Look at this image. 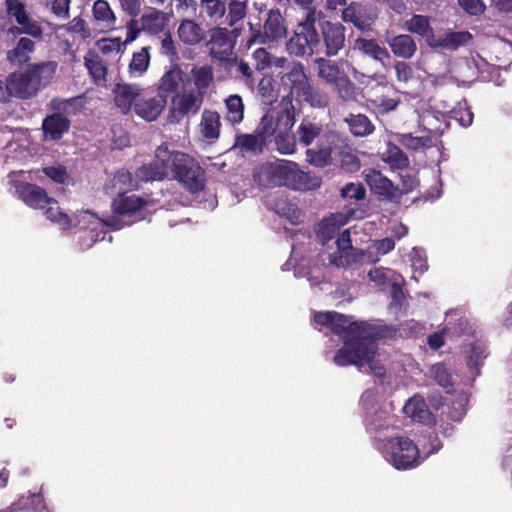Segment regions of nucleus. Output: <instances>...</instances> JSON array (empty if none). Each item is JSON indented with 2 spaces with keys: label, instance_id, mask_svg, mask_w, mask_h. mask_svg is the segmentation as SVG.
I'll list each match as a JSON object with an SVG mask.
<instances>
[{
  "label": "nucleus",
  "instance_id": "e2e57ef3",
  "mask_svg": "<svg viewBox=\"0 0 512 512\" xmlns=\"http://www.w3.org/2000/svg\"><path fill=\"white\" fill-rule=\"evenodd\" d=\"M78 224L81 228L90 229L91 231L103 225L102 220L89 211H82L79 213Z\"/></svg>",
  "mask_w": 512,
  "mask_h": 512
},
{
  "label": "nucleus",
  "instance_id": "393cba45",
  "mask_svg": "<svg viewBox=\"0 0 512 512\" xmlns=\"http://www.w3.org/2000/svg\"><path fill=\"white\" fill-rule=\"evenodd\" d=\"M255 69L265 71L272 68L286 69L288 59L284 56H276L265 48H258L252 53Z\"/></svg>",
  "mask_w": 512,
  "mask_h": 512
},
{
  "label": "nucleus",
  "instance_id": "20e7f679",
  "mask_svg": "<svg viewBox=\"0 0 512 512\" xmlns=\"http://www.w3.org/2000/svg\"><path fill=\"white\" fill-rule=\"evenodd\" d=\"M317 77L325 84L332 86L343 100L356 98V87L338 64L332 60L318 57L314 60Z\"/></svg>",
  "mask_w": 512,
  "mask_h": 512
},
{
  "label": "nucleus",
  "instance_id": "338daca9",
  "mask_svg": "<svg viewBox=\"0 0 512 512\" xmlns=\"http://www.w3.org/2000/svg\"><path fill=\"white\" fill-rule=\"evenodd\" d=\"M125 28L126 38L124 41H122L124 45H127L135 41L139 37L141 32H143L142 24H139V19H135V17H132L129 21H127Z\"/></svg>",
  "mask_w": 512,
  "mask_h": 512
},
{
  "label": "nucleus",
  "instance_id": "c03bdc74",
  "mask_svg": "<svg viewBox=\"0 0 512 512\" xmlns=\"http://www.w3.org/2000/svg\"><path fill=\"white\" fill-rule=\"evenodd\" d=\"M381 159L388 163L392 168H404L408 165V158L402 150L392 144L387 143L386 149L381 153Z\"/></svg>",
  "mask_w": 512,
  "mask_h": 512
},
{
  "label": "nucleus",
  "instance_id": "1a4fd4ad",
  "mask_svg": "<svg viewBox=\"0 0 512 512\" xmlns=\"http://www.w3.org/2000/svg\"><path fill=\"white\" fill-rule=\"evenodd\" d=\"M6 10L8 15L14 18L21 27L20 29H10L11 32L18 31L32 37H41L42 28L29 16L24 3L20 0H6Z\"/></svg>",
  "mask_w": 512,
  "mask_h": 512
},
{
  "label": "nucleus",
  "instance_id": "6e6d98bb",
  "mask_svg": "<svg viewBox=\"0 0 512 512\" xmlns=\"http://www.w3.org/2000/svg\"><path fill=\"white\" fill-rule=\"evenodd\" d=\"M307 161L317 167H324L331 161V151L328 148L319 150L308 149L306 151Z\"/></svg>",
  "mask_w": 512,
  "mask_h": 512
},
{
  "label": "nucleus",
  "instance_id": "0e129e2a",
  "mask_svg": "<svg viewBox=\"0 0 512 512\" xmlns=\"http://www.w3.org/2000/svg\"><path fill=\"white\" fill-rule=\"evenodd\" d=\"M210 41L212 44L218 46H225L230 44V32L226 27L216 25L210 30Z\"/></svg>",
  "mask_w": 512,
  "mask_h": 512
},
{
  "label": "nucleus",
  "instance_id": "7ed1b4c3",
  "mask_svg": "<svg viewBox=\"0 0 512 512\" xmlns=\"http://www.w3.org/2000/svg\"><path fill=\"white\" fill-rule=\"evenodd\" d=\"M57 69L56 61H45L32 64L24 71L11 73L3 85L5 93L0 101H7L10 97L23 100L35 97L53 81Z\"/></svg>",
  "mask_w": 512,
  "mask_h": 512
},
{
  "label": "nucleus",
  "instance_id": "5fc2aeb1",
  "mask_svg": "<svg viewBox=\"0 0 512 512\" xmlns=\"http://www.w3.org/2000/svg\"><path fill=\"white\" fill-rule=\"evenodd\" d=\"M321 128L310 122H302L298 128L299 141L304 145H310L320 134Z\"/></svg>",
  "mask_w": 512,
  "mask_h": 512
},
{
  "label": "nucleus",
  "instance_id": "7c9ffc66",
  "mask_svg": "<svg viewBox=\"0 0 512 512\" xmlns=\"http://www.w3.org/2000/svg\"><path fill=\"white\" fill-rule=\"evenodd\" d=\"M266 145L267 142L256 129L254 134L236 136L232 149L239 150L241 153L259 154Z\"/></svg>",
  "mask_w": 512,
  "mask_h": 512
},
{
  "label": "nucleus",
  "instance_id": "412c9836",
  "mask_svg": "<svg viewBox=\"0 0 512 512\" xmlns=\"http://www.w3.org/2000/svg\"><path fill=\"white\" fill-rule=\"evenodd\" d=\"M221 117L213 110L205 109L201 114L199 132L208 142H215L220 136Z\"/></svg>",
  "mask_w": 512,
  "mask_h": 512
},
{
  "label": "nucleus",
  "instance_id": "69168bd1",
  "mask_svg": "<svg viewBox=\"0 0 512 512\" xmlns=\"http://www.w3.org/2000/svg\"><path fill=\"white\" fill-rule=\"evenodd\" d=\"M365 188L360 183H349L341 189L343 198L362 200L365 198Z\"/></svg>",
  "mask_w": 512,
  "mask_h": 512
},
{
  "label": "nucleus",
  "instance_id": "a19ab883",
  "mask_svg": "<svg viewBox=\"0 0 512 512\" xmlns=\"http://www.w3.org/2000/svg\"><path fill=\"white\" fill-rule=\"evenodd\" d=\"M150 65L149 47H142L132 55L128 66V73L132 78L141 77Z\"/></svg>",
  "mask_w": 512,
  "mask_h": 512
},
{
  "label": "nucleus",
  "instance_id": "de8ad7c7",
  "mask_svg": "<svg viewBox=\"0 0 512 512\" xmlns=\"http://www.w3.org/2000/svg\"><path fill=\"white\" fill-rule=\"evenodd\" d=\"M303 91L298 98L306 101L312 107L322 108L328 104L329 97L327 93L312 87L310 83L307 85V89Z\"/></svg>",
  "mask_w": 512,
  "mask_h": 512
},
{
  "label": "nucleus",
  "instance_id": "864d4df0",
  "mask_svg": "<svg viewBox=\"0 0 512 512\" xmlns=\"http://www.w3.org/2000/svg\"><path fill=\"white\" fill-rule=\"evenodd\" d=\"M258 93L266 103H272L278 98L274 80L270 76L263 77L258 83Z\"/></svg>",
  "mask_w": 512,
  "mask_h": 512
},
{
  "label": "nucleus",
  "instance_id": "13d9d810",
  "mask_svg": "<svg viewBox=\"0 0 512 512\" xmlns=\"http://www.w3.org/2000/svg\"><path fill=\"white\" fill-rule=\"evenodd\" d=\"M395 247L394 240L391 238H384L381 240L374 241L373 244H371L368 248L369 254L375 255L376 259H374V262L379 261L380 256L386 255L390 251H392Z\"/></svg>",
  "mask_w": 512,
  "mask_h": 512
},
{
  "label": "nucleus",
  "instance_id": "aec40b11",
  "mask_svg": "<svg viewBox=\"0 0 512 512\" xmlns=\"http://www.w3.org/2000/svg\"><path fill=\"white\" fill-rule=\"evenodd\" d=\"M471 38L469 32H451L439 36L431 35L427 39V44L434 49L456 50L461 45L468 43Z\"/></svg>",
  "mask_w": 512,
  "mask_h": 512
},
{
  "label": "nucleus",
  "instance_id": "9b49d317",
  "mask_svg": "<svg viewBox=\"0 0 512 512\" xmlns=\"http://www.w3.org/2000/svg\"><path fill=\"white\" fill-rule=\"evenodd\" d=\"M282 186L300 191L311 190L320 186V179L302 171L298 164L286 160Z\"/></svg>",
  "mask_w": 512,
  "mask_h": 512
},
{
  "label": "nucleus",
  "instance_id": "bf43d9fd",
  "mask_svg": "<svg viewBox=\"0 0 512 512\" xmlns=\"http://www.w3.org/2000/svg\"><path fill=\"white\" fill-rule=\"evenodd\" d=\"M431 375L437 381V383L443 387H449L453 383L452 375L442 364L433 365L431 367Z\"/></svg>",
  "mask_w": 512,
  "mask_h": 512
},
{
  "label": "nucleus",
  "instance_id": "c9c22d12",
  "mask_svg": "<svg viewBox=\"0 0 512 512\" xmlns=\"http://www.w3.org/2000/svg\"><path fill=\"white\" fill-rule=\"evenodd\" d=\"M145 204V201L134 194L126 195L120 193L112 203L113 211L120 215L133 214L140 210Z\"/></svg>",
  "mask_w": 512,
  "mask_h": 512
},
{
  "label": "nucleus",
  "instance_id": "9d476101",
  "mask_svg": "<svg viewBox=\"0 0 512 512\" xmlns=\"http://www.w3.org/2000/svg\"><path fill=\"white\" fill-rule=\"evenodd\" d=\"M286 68L288 70L280 76V85L288 95L298 98L304 92L303 90L307 89L309 84L305 68L300 62H288Z\"/></svg>",
  "mask_w": 512,
  "mask_h": 512
},
{
  "label": "nucleus",
  "instance_id": "09e8293b",
  "mask_svg": "<svg viewBox=\"0 0 512 512\" xmlns=\"http://www.w3.org/2000/svg\"><path fill=\"white\" fill-rule=\"evenodd\" d=\"M124 43L119 37L103 38L96 42L97 49L106 56L120 57L123 51Z\"/></svg>",
  "mask_w": 512,
  "mask_h": 512
},
{
  "label": "nucleus",
  "instance_id": "5701e85b",
  "mask_svg": "<svg viewBox=\"0 0 512 512\" xmlns=\"http://www.w3.org/2000/svg\"><path fill=\"white\" fill-rule=\"evenodd\" d=\"M270 205L281 218L286 219L292 225H299L304 221L305 215L302 210L283 196L275 198Z\"/></svg>",
  "mask_w": 512,
  "mask_h": 512
},
{
  "label": "nucleus",
  "instance_id": "4468645a",
  "mask_svg": "<svg viewBox=\"0 0 512 512\" xmlns=\"http://www.w3.org/2000/svg\"><path fill=\"white\" fill-rule=\"evenodd\" d=\"M323 42L328 57L335 56L344 47L345 28L339 23L323 21L321 23Z\"/></svg>",
  "mask_w": 512,
  "mask_h": 512
},
{
  "label": "nucleus",
  "instance_id": "ddd939ff",
  "mask_svg": "<svg viewBox=\"0 0 512 512\" xmlns=\"http://www.w3.org/2000/svg\"><path fill=\"white\" fill-rule=\"evenodd\" d=\"M169 21V13L151 6L146 7L139 18L143 32L153 36L165 32Z\"/></svg>",
  "mask_w": 512,
  "mask_h": 512
},
{
  "label": "nucleus",
  "instance_id": "a878e982",
  "mask_svg": "<svg viewBox=\"0 0 512 512\" xmlns=\"http://www.w3.org/2000/svg\"><path fill=\"white\" fill-rule=\"evenodd\" d=\"M70 121L59 113L48 115L42 123L44 139L58 140L69 130Z\"/></svg>",
  "mask_w": 512,
  "mask_h": 512
},
{
  "label": "nucleus",
  "instance_id": "4c0bfd02",
  "mask_svg": "<svg viewBox=\"0 0 512 512\" xmlns=\"http://www.w3.org/2000/svg\"><path fill=\"white\" fill-rule=\"evenodd\" d=\"M93 19L104 28L112 29L116 22V16L106 0H97L92 7Z\"/></svg>",
  "mask_w": 512,
  "mask_h": 512
},
{
  "label": "nucleus",
  "instance_id": "bb28decb",
  "mask_svg": "<svg viewBox=\"0 0 512 512\" xmlns=\"http://www.w3.org/2000/svg\"><path fill=\"white\" fill-rule=\"evenodd\" d=\"M342 19L345 22L353 23L360 30L369 29L373 21V18L367 12V8L358 2H351L343 9Z\"/></svg>",
  "mask_w": 512,
  "mask_h": 512
},
{
  "label": "nucleus",
  "instance_id": "49530a36",
  "mask_svg": "<svg viewBox=\"0 0 512 512\" xmlns=\"http://www.w3.org/2000/svg\"><path fill=\"white\" fill-rule=\"evenodd\" d=\"M322 17V11H317L316 9L309 8L306 10L304 17L299 21L296 29L306 34H309L315 38H319L315 28V23L317 21H320Z\"/></svg>",
  "mask_w": 512,
  "mask_h": 512
},
{
  "label": "nucleus",
  "instance_id": "680f3d73",
  "mask_svg": "<svg viewBox=\"0 0 512 512\" xmlns=\"http://www.w3.org/2000/svg\"><path fill=\"white\" fill-rule=\"evenodd\" d=\"M225 69L231 73L235 70L237 73H240L246 79H250L252 77V70L250 66L248 65V63L242 60H237L235 58L227 59L225 61Z\"/></svg>",
  "mask_w": 512,
  "mask_h": 512
},
{
  "label": "nucleus",
  "instance_id": "f03ea898",
  "mask_svg": "<svg viewBox=\"0 0 512 512\" xmlns=\"http://www.w3.org/2000/svg\"><path fill=\"white\" fill-rule=\"evenodd\" d=\"M171 173L191 192H197L204 187L202 168L188 155L169 151L167 145L159 146L155 160L139 168L136 175L141 181L147 182L162 180Z\"/></svg>",
  "mask_w": 512,
  "mask_h": 512
},
{
  "label": "nucleus",
  "instance_id": "052dcab7",
  "mask_svg": "<svg viewBox=\"0 0 512 512\" xmlns=\"http://www.w3.org/2000/svg\"><path fill=\"white\" fill-rule=\"evenodd\" d=\"M277 150L281 154H292L295 151L294 139L290 136V132L278 134L274 137Z\"/></svg>",
  "mask_w": 512,
  "mask_h": 512
},
{
  "label": "nucleus",
  "instance_id": "39448f33",
  "mask_svg": "<svg viewBox=\"0 0 512 512\" xmlns=\"http://www.w3.org/2000/svg\"><path fill=\"white\" fill-rule=\"evenodd\" d=\"M387 460L398 470L411 469L419 464L418 447L407 437L399 436L388 440L385 445Z\"/></svg>",
  "mask_w": 512,
  "mask_h": 512
},
{
  "label": "nucleus",
  "instance_id": "72a5a7b5",
  "mask_svg": "<svg viewBox=\"0 0 512 512\" xmlns=\"http://www.w3.org/2000/svg\"><path fill=\"white\" fill-rule=\"evenodd\" d=\"M182 83L183 71L179 67L174 66L161 77L157 88L158 95L166 99V96L176 92Z\"/></svg>",
  "mask_w": 512,
  "mask_h": 512
},
{
  "label": "nucleus",
  "instance_id": "79ce46f5",
  "mask_svg": "<svg viewBox=\"0 0 512 512\" xmlns=\"http://www.w3.org/2000/svg\"><path fill=\"white\" fill-rule=\"evenodd\" d=\"M398 141L408 149L417 150L431 146L433 144V136L431 131H423V134L417 136L408 133L399 135Z\"/></svg>",
  "mask_w": 512,
  "mask_h": 512
},
{
  "label": "nucleus",
  "instance_id": "37998d69",
  "mask_svg": "<svg viewBox=\"0 0 512 512\" xmlns=\"http://www.w3.org/2000/svg\"><path fill=\"white\" fill-rule=\"evenodd\" d=\"M346 122L351 133L358 137L368 136L374 131V125L363 114L350 115V117L346 118Z\"/></svg>",
  "mask_w": 512,
  "mask_h": 512
},
{
  "label": "nucleus",
  "instance_id": "a211bd4d",
  "mask_svg": "<svg viewBox=\"0 0 512 512\" xmlns=\"http://www.w3.org/2000/svg\"><path fill=\"white\" fill-rule=\"evenodd\" d=\"M353 50L372 58L373 60L385 65L391 56L388 50L379 45L376 39L358 37L353 42Z\"/></svg>",
  "mask_w": 512,
  "mask_h": 512
},
{
  "label": "nucleus",
  "instance_id": "c85d7f7f",
  "mask_svg": "<svg viewBox=\"0 0 512 512\" xmlns=\"http://www.w3.org/2000/svg\"><path fill=\"white\" fill-rule=\"evenodd\" d=\"M226 4L221 0H200L199 16L203 21L220 25L226 15Z\"/></svg>",
  "mask_w": 512,
  "mask_h": 512
},
{
  "label": "nucleus",
  "instance_id": "6ab92c4d",
  "mask_svg": "<svg viewBox=\"0 0 512 512\" xmlns=\"http://www.w3.org/2000/svg\"><path fill=\"white\" fill-rule=\"evenodd\" d=\"M318 45L319 38L296 29L293 36L287 42V50L292 55L303 57L306 54L314 53Z\"/></svg>",
  "mask_w": 512,
  "mask_h": 512
},
{
  "label": "nucleus",
  "instance_id": "b1692460",
  "mask_svg": "<svg viewBox=\"0 0 512 512\" xmlns=\"http://www.w3.org/2000/svg\"><path fill=\"white\" fill-rule=\"evenodd\" d=\"M365 181L371 191L381 196L392 198L396 195V188L391 180L374 169L365 171Z\"/></svg>",
  "mask_w": 512,
  "mask_h": 512
},
{
  "label": "nucleus",
  "instance_id": "423d86ee",
  "mask_svg": "<svg viewBox=\"0 0 512 512\" xmlns=\"http://www.w3.org/2000/svg\"><path fill=\"white\" fill-rule=\"evenodd\" d=\"M250 37L247 40V47L250 48L256 43L264 44L267 41H274L283 38L287 34L284 19L279 10H270L264 22L263 32L260 28L249 23Z\"/></svg>",
  "mask_w": 512,
  "mask_h": 512
},
{
  "label": "nucleus",
  "instance_id": "3c124183",
  "mask_svg": "<svg viewBox=\"0 0 512 512\" xmlns=\"http://www.w3.org/2000/svg\"><path fill=\"white\" fill-rule=\"evenodd\" d=\"M45 215L48 220L58 224L62 229H68L71 226L69 216L62 212L58 206V202L54 199V204L47 203Z\"/></svg>",
  "mask_w": 512,
  "mask_h": 512
},
{
  "label": "nucleus",
  "instance_id": "2f4dec72",
  "mask_svg": "<svg viewBox=\"0 0 512 512\" xmlns=\"http://www.w3.org/2000/svg\"><path fill=\"white\" fill-rule=\"evenodd\" d=\"M84 64L97 85L104 86L107 81V66L102 57L95 51H88L84 56Z\"/></svg>",
  "mask_w": 512,
  "mask_h": 512
},
{
  "label": "nucleus",
  "instance_id": "4be33fe9",
  "mask_svg": "<svg viewBox=\"0 0 512 512\" xmlns=\"http://www.w3.org/2000/svg\"><path fill=\"white\" fill-rule=\"evenodd\" d=\"M386 43L392 53L399 58L410 59L417 51V45L414 39L408 34L387 35Z\"/></svg>",
  "mask_w": 512,
  "mask_h": 512
},
{
  "label": "nucleus",
  "instance_id": "58836bf2",
  "mask_svg": "<svg viewBox=\"0 0 512 512\" xmlns=\"http://www.w3.org/2000/svg\"><path fill=\"white\" fill-rule=\"evenodd\" d=\"M34 51V42L29 38H21L16 47L9 50L7 60L14 65H21L29 61L30 54Z\"/></svg>",
  "mask_w": 512,
  "mask_h": 512
},
{
  "label": "nucleus",
  "instance_id": "dca6fc26",
  "mask_svg": "<svg viewBox=\"0 0 512 512\" xmlns=\"http://www.w3.org/2000/svg\"><path fill=\"white\" fill-rule=\"evenodd\" d=\"M142 94V89L135 84L119 83L113 89L114 102L117 108L123 114H127L134 109L135 102Z\"/></svg>",
  "mask_w": 512,
  "mask_h": 512
},
{
  "label": "nucleus",
  "instance_id": "8fccbe9b",
  "mask_svg": "<svg viewBox=\"0 0 512 512\" xmlns=\"http://www.w3.org/2000/svg\"><path fill=\"white\" fill-rule=\"evenodd\" d=\"M247 12V0H228V14L226 21L229 26L245 18Z\"/></svg>",
  "mask_w": 512,
  "mask_h": 512
},
{
  "label": "nucleus",
  "instance_id": "e433bc0d",
  "mask_svg": "<svg viewBox=\"0 0 512 512\" xmlns=\"http://www.w3.org/2000/svg\"><path fill=\"white\" fill-rule=\"evenodd\" d=\"M368 277L372 282H374L378 286L391 284L393 288L394 297L397 296L398 292H401L399 286L401 276L389 268L380 267L372 269L368 273Z\"/></svg>",
  "mask_w": 512,
  "mask_h": 512
},
{
  "label": "nucleus",
  "instance_id": "774afa93",
  "mask_svg": "<svg viewBox=\"0 0 512 512\" xmlns=\"http://www.w3.org/2000/svg\"><path fill=\"white\" fill-rule=\"evenodd\" d=\"M67 30L71 33L78 34L82 39L89 38L91 31L82 18L75 17L67 26Z\"/></svg>",
  "mask_w": 512,
  "mask_h": 512
},
{
  "label": "nucleus",
  "instance_id": "473e14b6",
  "mask_svg": "<svg viewBox=\"0 0 512 512\" xmlns=\"http://www.w3.org/2000/svg\"><path fill=\"white\" fill-rule=\"evenodd\" d=\"M404 413L414 421L421 423H430L432 414L429 411L425 401L419 396L411 397L403 407Z\"/></svg>",
  "mask_w": 512,
  "mask_h": 512
},
{
  "label": "nucleus",
  "instance_id": "2eb2a0df",
  "mask_svg": "<svg viewBox=\"0 0 512 512\" xmlns=\"http://www.w3.org/2000/svg\"><path fill=\"white\" fill-rule=\"evenodd\" d=\"M166 106V99L163 96H149L141 94L134 104V112L145 121H154L162 113Z\"/></svg>",
  "mask_w": 512,
  "mask_h": 512
},
{
  "label": "nucleus",
  "instance_id": "c756f323",
  "mask_svg": "<svg viewBox=\"0 0 512 512\" xmlns=\"http://www.w3.org/2000/svg\"><path fill=\"white\" fill-rule=\"evenodd\" d=\"M352 214V211L348 213L340 212L324 219L319 224L317 230L318 236L323 240H329L333 238L334 235L338 233L339 229L348 222Z\"/></svg>",
  "mask_w": 512,
  "mask_h": 512
},
{
  "label": "nucleus",
  "instance_id": "f257e3e1",
  "mask_svg": "<svg viewBox=\"0 0 512 512\" xmlns=\"http://www.w3.org/2000/svg\"><path fill=\"white\" fill-rule=\"evenodd\" d=\"M316 324L328 326L344 342V347L334 356L338 366L355 365L360 370L365 366L377 376L384 374V368L376 359V346L371 331L362 323L352 321L335 312H319L314 316Z\"/></svg>",
  "mask_w": 512,
  "mask_h": 512
},
{
  "label": "nucleus",
  "instance_id": "f704fd0d",
  "mask_svg": "<svg viewBox=\"0 0 512 512\" xmlns=\"http://www.w3.org/2000/svg\"><path fill=\"white\" fill-rule=\"evenodd\" d=\"M177 32L180 40L188 45H196L205 37V32L201 25L191 19L181 21Z\"/></svg>",
  "mask_w": 512,
  "mask_h": 512
},
{
  "label": "nucleus",
  "instance_id": "cd10ccee",
  "mask_svg": "<svg viewBox=\"0 0 512 512\" xmlns=\"http://www.w3.org/2000/svg\"><path fill=\"white\" fill-rule=\"evenodd\" d=\"M190 80L193 84V91L204 96L214 82L213 68L209 65L194 66L190 71Z\"/></svg>",
  "mask_w": 512,
  "mask_h": 512
},
{
  "label": "nucleus",
  "instance_id": "0eeeda50",
  "mask_svg": "<svg viewBox=\"0 0 512 512\" xmlns=\"http://www.w3.org/2000/svg\"><path fill=\"white\" fill-rule=\"evenodd\" d=\"M294 123V114L289 109H270L262 117L256 129L268 143L271 137L290 132Z\"/></svg>",
  "mask_w": 512,
  "mask_h": 512
},
{
  "label": "nucleus",
  "instance_id": "603ef678",
  "mask_svg": "<svg viewBox=\"0 0 512 512\" xmlns=\"http://www.w3.org/2000/svg\"><path fill=\"white\" fill-rule=\"evenodd\" d=\"M113 189H116L120 193H124L128 190L137 189V182L132 178V175L128 171H119L110 181Z\"/></svg>",
  "mask_w": 512,
  "mask_h": 512
},
{
  "label": "nucleus",
  "instance_id": "f3484780",
  "mask_svg": "<svg viewBox=\"0 0 512 512\" xmlns=\"http://www.w3.org/2000/svg\"><path fill=\"white\" fill-rule=\"evenodd\" d=\"M19 198L34 209L46 208L47 203L54 204V199L48 197L45 190L33 184H21L17 188Z\"/></svg>",
  "mask_w": 512,
  "mask_h": 512
},
{
  "label": "nucleus",
  "instance_id": "6e6552de",
  "mask_svg": "<svg viewBox=\"0 0 512 512\" xmlns=\"http://www.w3.org/2000/svg\"><path fill=\"white\" fill-rule=\"evenodd\" d=\"M203 100L204 98L192 89L177 93L171 100L169 121L177 123L188 114H196Z\"/></svg>",
  "mask_w": 512,
  "mask_h": 512
},
{
  "label": "nucleus",
  "instance_id": "4d7b16f0",
  "mask_svg": "<svg viewBox=\"0 0 512 512\" xmlns=\"http://www.w3.org/2000/svg\"><path fill=\"white\" fill-rule=\"evenodd\" d=\"M273 162L259 165L254 171L255 180L262 186H273Z\"/></svg>",
  "mask_w": 512,
  "mask_h": 512
},
{
  "label": "nucleus",
  "instance_id": "ea45409f",
  "mask_svg": "<svg viewBox=\"0 0 512 512\" xmlns=\"http://www.w3.org/2000/svg\"><path fill=\"white\" fill-rule=\"evenodd\" d=\"M226 107V120L232 125L240 124L244 119V102L240 95L232 94L224 100Z\"/></svg>",
  "mask_w": 512,
  "mask_h": 512
},
{
  "label": "nucleus",
  "instance_id": "a18cd8bd",
  "mask_svg": "<svg viewBox=\"0 0 512 512\" xmlns=\"http://www.w3.org/2000/svg\"><path fill=\"white\" fill-rule=\"evenodd\" d=\"M404 27L410 33L418 34L425 37L426 40L432 34L429 18L424 15H414L409 20H406Z\"/></svg>",
  "mask_w": 512,
  "mask_h": 512
},
{
  "label": "nucleus",
  "instance_id": "f8f14e48",
  "mask_svg": "<svg viewBox=\"0 0 512 512\" xmlns=\"http://www.w3.org/2000/svg\"><path fill=\"white\" fill-rule=\"evenodd\" d=\"M337 252L329 255V263L336 267H346L360 259V253L351 245L349 230L342 231L336 240Z\"/></svg>",
  "mask_w": 512,
  "mask_h": 512
}]
</instances>
